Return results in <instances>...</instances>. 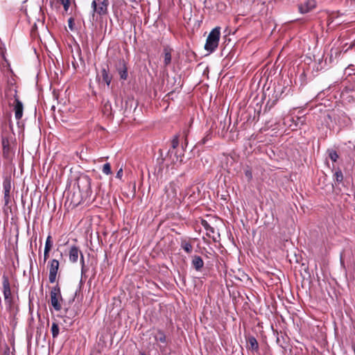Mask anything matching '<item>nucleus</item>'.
Returning <instances> with one entry per match:
<instances>
[{
    "instance_id": "33",
    "label": "nucleus",
    "mask_w": 355,
    "mask_h": 355,
    "mask_svg": "<svg viewBox=\"0 0 355 355\" xmlns=\"http://www.w3.org/2000/svg\"><path fill=\"white\" fill-rule=\"evenodd\" d=\"M122 175H123V170H122V168H120L116 173V178L121 179L122 178Z\"/></svg>"
},
{
    "instance_id": "1",
    "label": "nucleus",
    "mask_w": 355,
    "mask_h": 355,
    "mask_svg": "<svg viewBox=\"0 0 355 355\" xmlns=\"http://www.w3.org/2000/svg\"><path fill=\"white\" fill-rule=\"evenodd\" d=\"M220 35V28L217 26L212 29L206 40L205 49L209 53L214 52L218 46Z\"/></svg>"
},
{
    "instance_id": "29",
    "label": "nucleus",
    "mask_w": 355,
    "mask_h": 355,
    "mask_svg": "<svg viewBox=\"0 0 355 355\" xmlns=\"http://www.w3.org/2000/svg\"><path fill=\"white\" fill-rule=\"evenodd\" d=\"M245 175L247 178L248 181L252 180V173L250 169H246L245 171Z\"/></svg>"
},
{
    "instance_id": "13",
    "label": "nucleus",
    "mask_w": 355,
    "mask_h": 355,
    "mask_svg": "<svg viewBox=\"0 0 355 355\" xmlns=\"http://www.w3.org/2000/svg\"><path fill=\"white\" fill-rule=\"evenodd\" d=\"M155 340L157 343H160L162 344H163L162 345H160V347L162 348V347H165L167 345V342H166V335L165 334L161 331V330H158L155 336Z\"/></svg>"
},
{
    "instance_id": "14",
    "label": "nucleus",
    "mask_w": 355,
    "mask_h": 355,
    "mask_svg": "<svg viewBox=\"0 0 355 355\" xmlns=\"http://www.w3.org/2000/svg\"><path fill=\"white\" fill-rule=\"evenodd\" d=\"M15 116L17 120L23 116V104L18 98H15Z\"/></svg>"
},
{
    "instance_id": "2",
    "label": "nucleus",
    "mask_w": 355,
    "mask_h": 355,
    "mask_svg": "<svg viewBox=\"0 0 355 355\" xmlns=\"http://www.w3.org/2000/svg\"><path fill=\"white\" fill-rule=\"evenodd\" d=\"M77 187L83 196H88L91 193V179L87 175L80 176L77 180Z\"/></svg>"
},
{
    "instance_id": "4",
    "label": "nucleus",
    "mask_w": 355,
    "mask_h": 355,
    "mask_svg": "<svg viewBox=\"0 0 355 355\" xmlns=\"http://www.w3.org/2000/svg\"><path fill=\"white\" fill-rule=\"evenodd\" d=\"M12 181L10 176H6L3 181V199L5 206H8L11 201Z\"/></svg>"
},
{
    "instance_id": "22",
    "label": "nucleus",
    "mask_w": 355,
    "mask_h": 355,
    "mask_svg": "<svg viewBox=\"0 0 355 355\" xmlns=\"http://www.w3.org/2000/svg\"><path fill=\"white\" fill-rule=\"evenodd\" d=\"M171 62V52L167 51L166 49L164 50V62L166 66L168 65Z\"/></svg>"
},
{
    "instance_id": "27",
    "label": "nucleus",
    "mask_w": 355,
    "mask_h": 355,
    "mask_svg": "<svg viewBox=\"0 0 355 355\" xmlns=\"http://www.w3.org/2000/svg\"><path fill=\"white\" fill-rule=\"evenodd\" d=\"M64 7V11L67 12L69 10L70 2L69 0H58Z\"/></svg>"
},
{
    "instance_id": "32",
    "label": "nucleus",
    "mask_w": 355,
    "mask_h": 355,
    "mask_svg": "<svg viewBox=\"0 0 355 355\" xmlns=\"http://www.w3.org/2000/svg\"><path fill=\"white\" fill-rule=\"evenodd\" d=\"M210 139H211V133L207 134V135L202 140V144H206L207 141H209Z\"/></svg>"
},
{
    "instance_id": "9",
    "label": "nucleus",
    "mask_w": 355,
    "mask_h": 355,
    "mask_svg": "<svg viewBox=\"0 0 355 355\" xmlns=\"http://www.w3.org/2000/svg\"><path fill=\"white\" fill-rule=\"evenodd\" d=\"M116 68L120 76V78L122 80H126L128 78V68L123 59L119 60Z\"/></svg>"
},
{
    "instance_id": "31",
    "label": "nucleus",
    "mask_w": 355,
    "mask_h": 355,
    "mask_svg": "<svg viewBox=\"0 0 355 355\" xmlns=\"http://www.w3.org/2000/svg\"><path fill=\"white\" fill-rule=\"evenodd\" d=\"M73 25H74L73 19L69 18L68 20V26H69V28L70 30H71V31L73 30Z\"/></svg>"
},
{
    "instance_id": "17",
    "label": "nucleus",
    "mask_w": 355,
    "mask_h": 355,
    "mask_svg": "<svg viewBox=\"0 0 355 355\" xmlns=\"http://www.w3.org/2000/svg\"><path fill=\"white\" fill-rule=\"evenodd\" d=\"M102 81L104 82L107 87L110 86L112 81V76L109 74L108 71L105 68L101 70Z\"/></svg>"
},
{
    "instance_id": "5",
    "label": "nucleus",
    "mask_w": 355,
    "mask_h": 355,
    "mask_svg": "<svg viewBox=\"0 0 355 355\" xmlns=\"http://www.w3.org/2000/svg\"><path fill=\"white\" fill-rule=\"evenodd\" d=\"M62 300L60 288L58 286L53 287L51 291V303L55 311L61 309L60 300Z\"/></svg>"
},
{
    "instance_id": "16",
    "label": "nucleus",
    "mask_w": 355,
    "mask_h": 355,
    "mask_svg": "<svg viewBox=\"0 0 355 355\" xmlns=\"http://www.w3.org/2000/svg\"><path fill=\"white\" fill-rule=\"evenodd\" d=\"M191 263L193 268L198 271L201 270L204 266V261L198 255L193 257Z\"/></svg>"
},
{
    "instance_id": "3",
    "label": "nucleus",
    "mask_w": 355,
    "mask_h": 355,
    "mask_svg": "<svg viewBox=\"0 0 355 355\" xmlns=\"http://www.w3.org/2000/svg\"><path fill=\"white\" fill-rule=\"evenodd\" d=\"M108 0H94L92 3L93 16L95 13L99 15H105L107 13Z\"/></svg>"
},
{
    "instance_id": "19",
    "label": "nucleus",
    "mask_w": 355,
    "mask_h": 355,
    "mask_svg": "<svg viewBox=\"0 0 355 355\" xmlns=\"http://www.w3.org/2000/svg\"><path fill=\"white\" fill-rule=\"evenodd\" d=\"M168 197L171 196L172 198H176L177 196V188L175 184H170L166 190Z\"/></svg>"
},
{
    "instance_id": "6",
    "label": "nucleus",
    "mask_w": 355,
    "mask_h": 355,
    "mask_svg": "<svg viewBox=\"0 0 355 355\" xmlns=\"http://www.w3.org/2000/svg\"><path fill=\"white\" fill-rule=\"evenodd\" d=\"M79 253L80 254V263H81V266H82L81 270H82V272H83L84 268H85L84 257H83V254L80 252L79 248L76 245H73L70 248L69 260L72 263L77 262Z\"/></svg>"
},
{
    "instance_id": "12",
    "label": "nucleus",
    "mask_w": 355,
    "mask_h": 355,
    "mask_svg": "<svg viewBox=\"0 0 355 355\" xmlns=\"http://www.w3.org/2000/svg\"><path fill=\"white\" fill-rule=\"evenodd\" d=\"M247 347L252 354H255L258 351V342L254 336L248 337L247 340Z\"/></svg>"
},
{
    "instance_id": "18",
    "label": "nucleus",
    "mask_w": 355,
    "mask_h": 355,
    "mask_svg": "<svg viewBox=\"0 0 355 355\" xmlns=\"http://www.w3.org/2000/svg\"><path fill=\"white\" fill-rule=\"evenodd\" d=\"M202 225L206 230L207 236L212 237L214 236V234L215 232V229L211 227L207 221L202 220Z\"/></svg>"
},
{
    "instance_id": "7",
    "label": "nucleus",
    "mask_w": 355,
    "mask_h": 355,
    "mask_svg": "<svg viewBox=\"0 0 355 355\" xmlns=\"http://www.w3.org/2000/svg\"><path fill=\"white\" fill-rule=\"evenodd\" d=\"M49 280L50 283L53 284L56 280V276L59 268V261L57 259H52L49 263Z\"/></svg>"
},
{
    "instance_id": "15",
    "label": "nucleus",
    "mask_w": 355,
    "mask_h": 355,
    "mask_svg": "<svg viewBox=\"0 0 355 355\" xmlns=\"http://www.w3.org/2000/svg\"><path fill=\"white\" fill-rule=\"evenodd\" d=\"M51 236L49 235L46 238V242H45V246H44V263L46 262L47 259L49 257V252L52 248V241H51Z\"/></svg>"
},
{
    "instance_id": "24",
    "label": "nucleus",
    "mask_w": 355,
    "mask_h": 355,
    "mask_svg": "<svg viewBox=\"0 0 355 355\" xmlns=\"http://www.w3.org/2000/svg\"><path fill=\"white\" fill-rule=\"evenodd\" d=\"M329 157L334 162H336L338 158L337 152L334 150H328Z\"/></svg>"
},
{
    "instance_id": "23",
    "label": "nucleus",
    "mask_w": 355,
    "mask_h": 355,
    "mask_svg": "<svg viewBox=\"0 0 355 355\" xmlns=\"http://www.w3.org/2000/svg\"><path fill=\"white\" fill-rule=\"evenodd\" d=\"M103 112L107 115L112 114V105L110 101H107L104 104Z\"/></svg>"
},
{
    "instance_id": "20",
    "label": "nucleus",
    "mask_w": 355,
    "mask_h": 355,
    "mask_svg": "<svg viewBox=\"0 0 355 355\" xmlns=\"http://www.w3.org/2000/svg\"><path fill=\"white\" fill-rule=\"evenodd\" d=\"M51 331L53 338H55L59 335L60 329L58 324L55 322H53L51 325Z\"/></svg>"
},
{
    "instance_id": "25",
    "label": "nucleus",
    "mask_w": 355,
    "mask_h": 355,
    "mask_svg": "<svg viewBox=\"0 0 355 355\" xmlns=\"http://www.w3.org/2000/svg\"><path fill=\"white\" fill-rule=\"evenodd\" d=\"M334 176L338 182H341L343 180V174L339 168L335 172Z\"/></svg>"
},
{
    "instance_id": "11",
    "label": "nucleus",
    "mask_w": 355,
    "mask_h": 355,
    "mask_svg": "<svg viewBox=\"0 0 355 355\" xmlns=\"http://www.w3.org/2000/svg\"><path fill=\"white\" fill-rule=\"evenodd\" d=\"M1 145L3 157L6 159H9L10 155V146L9 139L7 137H1Z\"/></svg>"
},
{
    "instance_id": "30",
    "label": "nucleus",
    "mask_w": 355,
    "mask_h": 355,
    "mask_svg": "<svg viewBox=\"0 0 355 355\" xmlns=\"http://www.w3.org/2000/svg\"><path fill=\"white\" fill-rule=\"evenodd\" d=\"M354 64L349 65L345 69V73H347L349 76L351 75L352 74L351 71L355 70V69H354Z\"/></svg>"
},
{
    "instance_id": "26",
    "label": "nucleus",
    "mask_w": 355,
    "mask_h": 355,
    "mask_svg": "<svg viewBox=\"0 0 355 355\" xmlns=\"http://www.w3.org/2000/svg\"><path fill=\"white\" fill-rule=\"evenodd\" d=\"M102 171L106 175L111 174V166L109 163H106L103 166Z\"/></svg>"
},
{
    "instance_id": "21",
    "label": "nucleus",
    "mask_w": 355,
    "mask_h": 355,
    "mask_svg": "<svg viewBox=\"0 0 355 355\" xmlns=\"http://www.w3.org/2000/svg\"><path fill=\"white\" fill-rule=\"evenodd\" d=\"M181 248L187 252L191 253L193 250L191 244L186 241L181 243Z\"/></svg>"
},
{
    "instance_id": "8",
    "label": "nucleus",
    "mask_w": 355,
    "mask_h": 355,
    "mask_svg": "<svg viewBox=\"0 0 355 355\" xmlns=\"http://www.w3.org/2000/svg\"><path fill=\"white\" fill-rule=\"evenodd\" d=\"M2 279L4 300L6 303L10 304L12 302V294L9 280L8 277L6 275L3 276Z\"/></svg>"
},
{
    "instance_id": "10",
    "label": "nucleus",
    "mask_w": 355,
    "mask_h": 355,
    "mask_svg": "<svg viewBox=\"0 0 355 355\" xmlns=\"http://www.w3.org/2000/svg\"><path fill=\"white\" fill-rule=\"evenodd\" d=\"M316 6L315 0H307L304 3L299 5V10L301 13L304 14L310 12Z\"/></svg>"
},
{
    "instance_id": "28",
    "label": "nucleus",
    "mask_w": 355,
    "mask_h": 355,
    "mask_svg": "<svg viewBox=\"0 0 355 355\" xmlns=\"http://www.w3.org/2000/svg\"><path fill=\"white\" fill-rule=\"evenodd\" d=\"M179 145V136L175 135L171 141V146L173 149L176 148Z\"/></svg>"
}]
</instances>
